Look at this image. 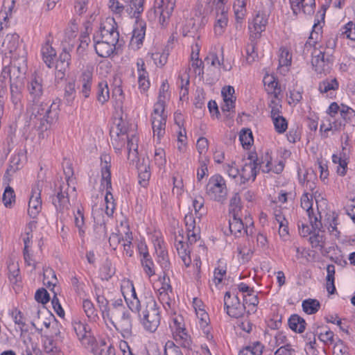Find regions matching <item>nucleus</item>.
Wrapping results in <instances>:
<instances>
[{
    "label": "nucleus",
    "instance_id": "nucleus-42",
    "mask_svg": "<svg viewBox=\"0 0 355 355\" xmlns=\"http://www.w3.org/2000/svg\"><path fill=\"white\" fill-rule=\"evenodd\" d=\"M126 142L128 150V158L130 159L131 156H132L133 158L137 157L138 148L137 137L135 135H132L131 137L128 135V139H127Z\"/></svg>",
    "mask_w": 355,
    "mask_h": 355
},
{
    "label": "nucleus",
    "instance_id": "nucleus-23",
    "mask_svg": "<svg viewBox=\"0 0 355 355\" xmlns=\"http://www.w3.org/2000/svg\"><path fill=\"white\" fill-rule=\"evenodd\" d=\"M254 291L252 288L245 286V304H248V313H255L257 311V306L259 304V299L257 294H254Z\"/></svg>",
    "mask_w": 355,
    "mask_h": 355
},
{
    "label": "nucleus",
    "instance_id": "nucleus-37",
    "mask_svg": "<svg viewBox=\"0 0 355 355\" xmlns=\"http://www.w3.org/2000/svg\"><path fill=\"white\" fill-rule=\"evenodd\" d=\"M303 311L309 315L314 314L319 310L320 304L318 300L315 299H307L302 302Z\"/></svg>",
    "mask_w": 355,
    "mask_h": 355
},
{
    "label": "nucleus",
    "instance_id": "nucleus-48",
    "mask_svg": "<svg viewBox=\"0 0 355 355\" xmlns=\"http://www.w3.org/2000/svg\"><path fill=\"white\" fill-rule=\"evenodd\" d=\"M8 278L12 284H17L19 276V268L17 263L10 262L8 266Z\"/></svg>",
    "mask_w": 355,
    "mask_h": 355
},
{
    "label": "nucleus",
    "instance_id": "nucleus-18",
    "mask_svg": "<svg viewBox=\"0 0 355 355\" xmlns=\"http://www.w3.org/2000/svg\"><path fill=\"white\" fill-rule=\"evenodd\" d=\"M92 78L93 73L92 71L86 69L83 71L81 76L80 77L79 81L82 85V88L80 92L83 94L85 98H88L90 96V92L92 89Z\"/></svg>",
    "mask_w": 355,
    "mask_h": 355
},
{
    "label": "nucleus",
    "instance_id": "nucleus-29",
    "mask_svg": "<svg viewBox=\"0 0 355 355\" xmlns=\"http://www.w3.org/2000/svg\"><path fill=\"white\" fill-rule=\"evenodd\" d=\"M137 168L139 172V183L141 187H146L148 185L149 179L150 178L149 164H145L144 161L141 164L138 166Z\"/></svg>",
    "mask_w": 355,
    "mask_h": 355
},
{
    "label": "nucleus",
    "instance_id": "nucleus-62",
    "mask_svg": "<svg viewBox=\"0 0 355 355\" xmlns=\"http://www.w3.org/2000/svg\"><path fill=\"white\" fill-rule=\"evenodd\" d=\"M6 2L3 5V8L0 11V18H2L4 21H6L12 13V9L15 5L14 1H11L10 3L6 6Z\"/></svg>",
    "mask_w": 355,
    "mask_h": 355
},
{
    "label": "nucleus",
    "instance_id": "nucleus-52",
    "mask_svg": "<svg viewBox=\"0 0 355 355\" xmlns=\"http://www.w3.org/2000/svg\"><path fill=\"white\" fill-rule=\"evenodd\" d=\"M313 199L312 196L307 193L302 195L301 198V207L306 211L307 215H310V213L313 214Z\"/></svg>",
    "mask_w": 355,
    "mask_h": 355
},
{
    "label": "nucleus",
    "instance_id": "nucleus-30",
    "mask_svg": "<svg viewBox=\"0 0 355 355\" xmlns=\"http://www.w3.org/2000/svg\"><path fill=\"white\" fill-rule=\"evenodd\" d=\"M325 239H326L324 232L317 230L314 231L313 234L310 236L309 240L312 248H318L320 250L322 251V250L324 247Z\"/></svg>",
    "mask_w": 355,
    "mask_h": 355
},
{
    "label": "nucleus",
    "instance_id": "nucleus-15",
    "mask_svg": "<svg viewBox=\"0 0 355 355\" xmlns=\"http://www.w3.org/2000/svg\"><path fill=\"white\" fill-rule=\"evenodd\" d=\"M247 159L249 160V163H245V166H248L250 169V175L248 180L251 178L252 181L254 182L259 172L261 165L263 162L259 160L257 156V153L255 150L249 151L247 153Z\"/></svg>",
    "mask_w": 355,
    "mask_h": 355
},
{
    "label": "nucleus",
    "instance_id": "nucleus-54",
    "mask_svg": "<svg viewBox=\"0 0 355 355\" xmlns=\"http://www.w3.org/2000/svg\"><path fill=\"white\" fill-rule=\"evenodd\" d=\"M154 160L156 165H157L158 167L161 168L162 166H164L166 160V155H165V151L163 148H157L155 149V155H154Z\"/></svg>",
    "mask_w": 355,
    "mask_h": 355
},
{
    "label": "nucleus",
    "instance_id": "nucleus-26",
    "mask_svg": "<svg viewBox=\"0 0 355 355\" xmlns=\"http://www.w3.org/2000/svg\"><path fill=\"white\" fill-rule=\"evenodd\" d=\"M243 203L241 196L239 193H235L230 199V214L232 216L243 215Z\"/></svg>",
    "mask_w": 355,
    "mask_h": 355
},
{
    "label": "nucleus",
    "instance_id": "nucleus-31",
    "mask_svg": "<svg viewBox=\"0 0 355 355\" xmlns=\"http://www.w3.org/2000/svg\"><path fill=\"white\" fill-rule=\"evenodd\" d=\"M43 60L46 66L51 68L54 64V58L56 55L55 50L49 44H46L42 48Z\"/></svg>",
    "mask_w": 355,
    "mask_h": 355
},
{
    "label": "nucleus",
    "instance_id": "nucleus-13",
    "mask_svg": "<svg viewBox=\"0 0 355 355\" xmlns=\"http://www.w3.org/2000/svg\"><path fill=\"white\" fill-rule=\"evenodd\" d=\"M187 227V239L190 245L195 243L200 239V230L196 226V221L191 213H189L184 217Z\"/></svg>",
    "mask_w": 355,
    "mask_h": 355
},
{
    "label": "nucleus",
    "instance_id": "nucleus-58",
    "mask_svg": "<svg viewBox=\"0 0 355 355\" xmlns=\"http://www.w3.org/2000/svg\"><path fill=\"white\" fill-rule=\"evenodd\" d=\"M11 315L15 323L19 327L21 331H24L26 322L22 313L20 311L15 310Z\"/></svg>",
    "mask_w": 355,
    "mask_h": 355
},
{
    "label": "nucleus",
    "instance_id": "nucleus-16",
    "mask_svg": "<svg viewBox=\"0 0 355 355\" xmlns=\"http://www.w3.org/2000/svg\"><path fill=\"white\" fill-rule=\"evenodd\" d=\"M101 185L106 183L107 188H111V157L108 154H102L101 155Z\"/></svg>",
    "mask_w": 355,
    "mask_h": 355
},
{
    "label": "nucleus",
    "instance_id": "nucleus-45",
    "mask_svg": "<svg viewBox=\"0 0 355 355\" xmlns=\"http://www.w3.org/2000/svg\"><path fill=\"white\" fill-rule=\"evenodd\" d=\"M2 200L6 207H11L12 202L15 201V193L11 187L8 186L5 189Z\"/></svg>",
    "mask_w": 355,
    "mask_h": 355
},
{
    "label": "nucleus",
    "instance_id": "nucleus-14",
    "mask_svg": "<svg viewBox=\"0 0 355 355\" xmlns=\"http://www.w3.org/2000/svg\"><path fill=\"white\" fill-rule=\"evenodd\" d=\"M331 60V56L325 58L324 53L319 51L318 55H313L311 63L313 69L318 73H327L329 72Z\"/></svg>",
    "mask_w": 355,
    "mask_h": 355
},
{
    "label": "nucleus",
    "instance_id": "nucleus-9",
    "mask_svg": "<svg viewBox=\"0 0 355 355\" xmlns=\"http://www.w3.org/2000/svg\"><path fill=\"white\" fill-rule=\"evenodd\" d=\"M175 0H155V14L159 15V23L162 27H165L174 10Z\"/></svg>",
    "mask_w": 355,
    "mask_h": 355
},
{
    "label": "nucleus",
    "instance_id": "nucleus-61",
    "mask_svg": "<svg viewBox=\"0 0 355 355\" xmlns=\"http://www.w3.org/2000/svg\"><path fill=\"white\" fill-rule=\"evenodd\" d=\"M151 58L153 60L155 64L157 67H162L164 66L168 59V54L166 53H154L151 55Z\"/></svg>",
    "mask_w": 355,
    "mask_h": 355
},
{
    "label": "nucleus",
    "instance_id": "nucleus-4",
    "mask_svg": "<svg viewBox=\"0 0 355 355\" xmlns=\"http://www.w3.org/2000/svg\"><path fill=\"white\" fill-rule=\"evenodd\" d=\"M225 307L227 313L235 319L233 323L236 333L239 336H243L244 331V303H241L237 295H232L230 292H226L224 297Z\"/></svg>",
    "mask_w": 355,
    "mask_h": 355
},
{
    "label": "nucleus",
    "instance_id": "nucleus-33",
    "mask_svg": "<svg viewBox=\"0 0 355 355\" xmlns=\"http://www.w3.org/2000/svg\"><path fill=\"white\" fill-rule=\"evenodd\" d=\"M19 35L16 33L6 35L3 42V46L6 47L10 53L16 52L19 46Z\"/></svg>",
    "mask_w": 355,
    "mask_h": 355
},
{
    "label": "nucleus",
    "instance_id": "nucleus-12",
    "mask_svg": "<svg viewBox=\"0 0 355 355\" xmlns=\"http://www.w3.org/2000/svg\"><path fill=\"white\" fill-rule=\"evenodd\" d=\"M29 94V101L32 103L43 100V85L42 79L40 77H34L27 85Z\"/></svg>",
    "mask_w": 355,
    "mask_h": 355
},
{
    "label": "nucleus",
    "instance_id": "nucleus-1",
    "mask_svg": "<svg viewBox=\"0 0 355 355\" xmlns=\"http://www.w3.org/2000/svg\"><path fill=\"white\" fill-rule=\"evenodd\" d=\"M42 100L31 104L30 121L41 132L49 129L58 119L59 106L55 103H49Z\"/></svg>",
    "mask_w": 355,
    "mask_h": 355
},
{
    "label": "nucleus",
    "instance_id": "nucleus-36",
    "mask_svg": "<svg viewBox=\"0 0 355 355\" xmlns=\"http://www.w3.org/2000/svg\"><path fill=\"white\" fill-rule=\"evenodd\" d=\"M327 275L326 277V288L328 293L332 295L336 291L334 285L335 266L332 264H329L327 267Z\"/></svg>",
    "mask_w": 355,
    "mask_h": 355
},
{
    "label": "nucleus",
    "instance_id": "nucleus-20",
    "mask_svg": "<svg viewBox=\"0 0 355 355\" xmlns=\"http://www.w3.org/2000/svg\"><path fill=\"white\" fill-rule=\"evenodd\" d=\"M232 216V218L229 220L230 231L236 238H241L243 236L242 230L244 229L243 215Z\"/></svg>",
    "mask_w": 355,
    "mask_h": 355
},
{
    "label": "nucleus",
    "instance_id": "nucleus-47",
    "mask_svg": "<svg viewBox=\"0 0 355 355\" xmlns=\"http://www.w3.org/2000/svg\"><path fill=\"white\" fill-rule=\"evenodd\" d=\"M104 188H105V189H106V195L105 196V200L106 202V214L108 216H111L114 213V198H113V196L110 191V189H112V187L107 188V184H105V185L104 186Z\"/></svg>",
    "mask_w": 355,
    "mask_h": 355
},
{
    "label": "nucleus",
    "instance_id": "nucleus-25",
    "mask_svg": "<svg viewBox=\"0 0 355 355\" xmlns=\"http://www.w3.org/2000/svg\"><path fill=\"white\" fill-rule=\"evenodd\" d=\"M288 323L291 329L299 334L304 332L306 329L305 320L297 314L292 315L289 318Z\"/></svg>",
    "mask_w": 355,
    "mask_h": 355
},
{
    "label": "nucleus",
    "instance_id": "nucleus-21",
    "mask_svg": "<svg viewBox=\"0 0 355 355\" xmlns=\"http://www.w3.org/2000/svg\"><path fill=\"white\" fill-rule=\"evenodd\" d=\"M244 0H235L233 4V9L236 19V28L243 30L244 19Z\"/></svg>",
    "mask_w": 355,
    "mask_h": 355
},
{
    "label": "nucleus",
    "instance_id": "nucleus-19",
    "mask_svg": "<svg viewBox=\"0 0 355 355\" xmlns=\"http://www.w3.org/2000/svg\"><path fill=\"white\" fill-rule=\"evenodd\" d=\"M60 343L53 336H45L43 340V347L46 354L55 355L61 352Z\"/></svg>",
    "mask_w": 355,
    "mask_h": 355
},
{
    "label": "nucleus",
    "instance_id": "nucleus-24",
    "mask_svg": "<svg viewBox=\"0 0 355 355\" xmlns=\"http://www.w3.org/2000/svg\"><path fill=\"white\" fill-rule=\"evenodd\" d=\"M94 355H115V349L111 344L107 345L104 340H101L92 347Z\"/></svg>",
    "mask_w": 355,
    "mask_h": 355
},
{
    "label": "nucleus",
    "instance_id": "nucleus-50",
    "mask_svg": "<svg viewBox=\"0 0 355 355\" xmlns=\"http://www.w3.org/2000/svg\"><path fill=\"white\" fill-rule=\"evenodd\" d=\"M96 301L98 304L100 311L102 313L103 317L107 318V313L110 311V306L108 300L103 296L98 295L96 297Z\"/></svg>",
    "mask_w": 355,
    "mask_h": 355
},
{
    "label": "nucleus",
    "instance_id": "nucleus-27",
    "mask_svg": "<svg viewBox=\"0 0 355 355\" xmlns=\"http://www.w3.org/2000/svg\"><path fill=\"white\" fill-rule=\"evenodd\" d=\"M96 98L101 104H104L110 99V90L107 81L101 80L98 83Z\"/></svg>",
    "mask_w": 355,
    "mask_h": 355
},
{
    "label": "nucleus",
    "instance_id": "nucleus-49",
    "mask_svg": "<svg viewBox=\"0 0 355 355\" xmlns=\"http://www.w3.org/2000/svg\"><path fill=\"white\" fill-rule=\"evenodd\" d=\"M275 131L279 134L284 133L288 128V122L286 119L282 116L280 118H275L272 120Z\"/></svg>",
    "mask_w": 355,
    "mask_h": 355
},
{
    "label": "nucleus",
    "instance_id": "nucleus-7",
    "mask_svg": "<svg viewBox=\"0 0 355 355\" xmlns=\"http://www.w3.org/2000/svg\"><path fill=\"white\" fill-rule=\"evenodd\" d=\"M207 193L211 199L223 202L227 198V190L224 178L220 175L211 176L206 187Z\"/></svg>",
    "mask_w": 355,
    "mask_h": 355
},
{
    "label": "nucleus",
    "instance_id": "nucleus-35",
    "mask_svg": "<svg viewBox=\"0 0 355 355\" xmlns=\"http://www.w3.org/2000/svg\"><path fill=\"white\" fill-rule=\"evenodd\" d=\"M117 130H110L111 143L116 150H120L126 143L128 135H119Z\"/></svg>",
    "mask_w": 355,
    "mask_h": 355
},
{
    "label": "nucleus",
    "instance_id": "nucleus-28",
    "mask_svg": "<svg viewBox=\"0 0 355 355\" xmlns=\"http://www.w3.org/2000/svg\"><path fill=\"white\" fill-rule=\"evenodd\" d=\"M347 157L345 153H342L340 155H333L332 161L334 164H338L337 173L340 176L345 175L347 169Z\"/></svg>",
    "mask_w": 355,
    "mask_h": 355
},
{
    "label": "nucleus",
    "instance_id": "nucleus-43",
    "mask_svg": "<svg viewBox=\"0 0 355 355\" xmlns=\"http://www.w3.org/2000/svg\"><path fill=\"white\" fill-rule=\"evenodd\" d=\"M43 282L45 286L48 288L51 286H55L58 283V279L56 278L55 273L54 270L51 268H47L44 270L43 274Z\"/></svg>",
    "mask_w": 355,
    "mask_h": 355
},
{
    "label": "nucleus",
    "instance_id": "nucleus-51",
    "mask_svg": "<svg viewBox=\"0 0 355 355\" xmlns=\"http://www.w3.org/2000/svg\"><path fill=\"white\" fill-rule=\"evenodd\" d=\"M176 342L183 348L190 349L191 346V340L187 333H182L174 336Z\"/></svg>",
    "mask_w": 355,
    "mask_h": 355
},
{
    "label": "nucleus",
    "instance_id": "nucleus-5",
    "mask_svg": "<svg viewBox=\"0 0 355 355\" xmlns=\"http://www.w3.org/2000/svg\"><path fill=\"white\" fill-rule=\"evenodd\" d=\"M144 328L150 332H154L160 322V315L157 304L153 297L146 298V306L139 313Z\"/></svg>",
    "mask_w": 355,
    "mask_h": 355
},
{
    "label": "nucleus",
    "instance_id": "nucleus-2",
    "mask_svg": "<svg viewBox=\"0 0 355 355\" xmlns=\"http://www.w3.org/2000/svg\"><path fill=\"white\" fill-rule=\"evenodd\" d=\"M101 41L97 40L96 37H94L96 53L101 58H108L114 53L119 38L116 23L114 18H108L101 24Z\"/></svg>",
    "mask_w": 355,
    "mask_h": 355
},
{
    "label": "nucleus",
    "instance_id": "nucleus-57",
    "mask_svg": "<svg viewBox=\"0 0 355 355\" xmlns=\"http://www.w3.org/2000/svg\"><path fill=\"white\" fill-rule=\"evenodd\" d=\"M243 171L244 166H241V169L240 170L234 162L232 163V165L229 166V168L227 170V173L230 177L234 179L239 177L241 180L243 178Z\"/></svg>",
    "mask_w": 355,
    "mask_h": 355
},
{
    "label": "nucleus",
    "instance_id": "nucleus-39",
    "mask_svg": "<svg viewBox=\"0 0 355 355\" xmlns=\"http://www.w3.org/2000/svg\"><path fill=\"white\" fill-rule=\"evenodd\" d=\"M291 4L293 8V12H295L297 10H300L302 8L304 13L305 14H313L314 12V7L315 6V0H310L311 1V7L306 10V6H304V1L305 0H290Z\"/></svg>",
    "mask_w": 355,
    "mask_h": 355
},
{
    "label": "nucleus",
    "instance_id": "nucleus-53",
    "mask_svg": "<svg viewBox=\"0 0 355 355\" xmlns=\"http://www.w3.org/2000/svg\"><path fill=\"white\" fill-rule=\"evenodd\" d=\"M164 355H183L180 347L173 341H167L164 347Z\"/></svg>",
    "mask_w": 355,
    "mask_h": 355
},
{
    "label": "nucleus",
    "instance_id": "nucleus-44",
    "mask_svg": "<svg viewBox=\"0 0 355 355\" xmlns=\"http://www.w3.org/2000/svg\"><path fill=\"white\" fill-rule=\"evenodd\" d=\"M338 88V83L336 78L326 79L320 83L318 89L321 93H327L330 90H336Z\"/></svg>",
    "mask_w": 355,
    "mask_h": 355
},
{
    "label": "nucleus",
    "instance_id": "nucleus-34",
    "mask_svg": "<svg viewBox=\"0 0 355 355\" xmlns=\"http://www.w3.org/2000/svg\"><path fill=\"white\" fill-rule=\"evenodd\" d=\"M141 263L145 273L149 277H152L155 274L154 269V263L148 251L144 252L143 257L141 258Z\"/></svg>",
    "mask_w": 355,
    "mask_h": 355
},
{
    "label": "nucleus",
    "instance_id": "nucleus-38",
    "mask_svg": "<svg viewBox=\"0 0 355 355\" xmlns=\"http://www.w3.org/2000/svg\"><path fill=\"white\" fill-rule=\"evenodd\" d=\"M228 18L227 14L218 13L216 16L214 32L216 35H221L227 25Z\"/></svg>",
    "mask_w": 355,
    "mask_h": 355
},
{
    "label": "nucleus",
    "instance_id": "nucleus-41",
    "mask_svg": "<svg viewBox=\"0 0 355 355\" xmlns=\"http://www.w3.org/2000/svg\"><path fill=\"white\" fill-rule=\"evenodd\" d=\"M83 309L89 320L95 321L98 318L97 311L94 304L89 300L86 299L83 300Z\"/></svg>",
    "mask_w": 355,
    "mask_h": 355
},
{
    "label": "nucleus",
    "instance_id": "nucleus-46",
    "mask_svg": "<svg viewBox=\"0 0 355 355\" xmlns=\"http://www.w3.org/2000/svg\"><path fill=\"white\" fill-rule=\"evenodd\" d=\"M75 84L69 83L64 89V100L67 105L71 106L75 98Z\"/></svg>",
    "mask_w": 355,
    "mask_h": 355
},
{
    "label": "nucleus",
    "instance_id": "nucleus-3",
    "mask_svg": "<svg viewBox=\"0 0 355 355\" xmlns=\"http://www.w3.org/2000/svg\"><path fill=\"white\" fill-rule=\"evenodd\" d=\"M66 175V182L62 179L58 180L55 184V193L51 197L52 203L55 206L58 212L61 214H64L69 209L70 202L69 198V180L71 179L70 175L73 174V171L71 164L67 167V170H64Z\"/></svg>",
    "mask_w": 355,
    "mask_h": 355
},
{
    "label": "nucleus",
    "instance_id": "nucleus-32",
    "mask_svg": "<svg viewBox=\"0 0 355 355\" xmlns=\"http://www.w3.org/2000/svg\"><path fill=\"white\" fill-rule=\"evenodd\" d=\"M145 0H130L128 11L131 17L139 19L144 11V3Z\"/></svg>",
    "mask_w": 355,
    "mask_h": 355
},
{
    "label": "nucleus",
    "instance_id": "nucleus-55",
    "mask_svg": "<svg viewBox=\"0 0 355 355\" xmlns=\"http://www.w3.org/2000/svg\"><path fill=\"white\" fill-rule=\"evenodd\" d=\"M291 55L286 49H281V53L279 58V66L288 67L291 64Z\"/></svg>",
    "mask_w": 355,
    "mask_h": 355
},
{
    "label": "nucleus",
    "instance_id": "nucleus-22",
    "mask_svg": "<svg viewBox=\"0 0 355 355\" xmlns=\"http://www.w3.org/2000/svg\"><path fill=\"white\" fill-rule=\"evenodd\" d=\"M175 248L178 255L181 258L184 264L188 267L191 263L190 257V250L189 249V244L184 243L182 240L176 241Z\"/></svg>",
    "mask_w": 355,
    "mask_h": 355
},
{
    "label": "nucleus",
    "instance_id": "nucleus-60",
    "mask_svg": "<svg viewBox=\"0 0 355 355\" xmlns=\"http://www.w3.org/2000/svg\"><path fill=\"white\" fill-rule=\"evenodd\" d=\"M205 62L212 67L221 66L223 64V58L219 60L218 55L214 53H209L205 58Z\"/></svg>",
    "mask_w": 355,
    "mask_h": 355
},
{
    "label": "nucleus",
    "instance_id": "nucleus-40",
    "mask_svg": "<svg viewBox=\"0 0 355 355\" xmlns=\"http://www.w3.org/2000/svg\"><path fill=\"white\" fill-rule=\"evenodd\" d=\"M74 222L78 229L79 235L83 236L85 234V217L83 208L78 207L77 209L76 213L74 214Z\"/></svg>",
    "mask_w": 355,
    "mask_h": 355
},
{
    "label": "nucleus",
    "instance_id": "nucleus-17",
    "mask_svg": "<svg viewBox=\"0 0 355 355\" xmlns=\"http://www.w3.org/2000/svg\"><path fill=\"white\" fill-rule=\"evenodd\" d=\"M146 25L144 21L139 19H136V23L132 31V37L131 39L132 44H136L137 47L142 44L146 34Z\"/></svg>",
    "mask_w": 355,
    "mask_h": 355
},
{
    "label": "nucleus",
    "instance_id": "nucleus-56",
    "mask_svg": "<svg viewBox=\"0 0 355 355\" xmlns=\"http://www.w3.org/2000/svg\"><path fill=\"white\" fill-rule=\"evenodd\" d=\"M168 85L167 83V81L163 82L160 89H159V94L158 96V101L155 104H161L163 109L165 107V100L166 98V94L168 89Z\"/></svg>",
    "mask_w": 355,
    "mask_h": 355
},
{
    "label": "nucleus",
    "instance_id": "nucleus-6",
    "mask_svg": "<svg viewBox=\"0 0 355 355\" xmlns=\"http://www.w3.org/2000/svg\"><path fill=\"white\" fill-rule=\"evenodd\" d=\"M119 310L113 311L111 317L107 319L117 331L121 332L123 337L130 336L132 328L130 313L128 310L123 312V308L119 307Z\"/></svg>",
    "mask_w": 355,
    "mask_h": 355
},
{
    "label": "nucleus",
    "instance_id": "nucleus-11",
    "mask_svg": "<svg viewBox=\"0 0 355 355\" xmlns=\"http://www.w3.org/2000/svg\"><path fill=\"white\" fill-rule=\"evenodd\" d=\"M268 20V15L265 12L259 11L257 13L248 25L250 38L251 40L260 37L261 33L266 30Z\"/></svg>",
    "mask_w": 355,
    "mask_h": 355
},
{
    "label": "nucleus",
    "instance_id": "nucleus-63",
    "mask_svg": "<svg viewBox=\"0 0 355 355\" xmlns=\"http://www.w3.org/2000/svg\"><path fill=\"white\" fill-rule=\"evenodd\" d=\"M112 98L115 99L116 105L121 107L122 105L124 96L121 87H115L112 90Z\"/></svg>",
    "mask_w": 355,
    "mask_h": 355
},
{
    "label": "nucleus",
    "instance_id": "nucleus-64",
    "mask_svg": "<svg viewBox=\"0 0 355 355\" xmlns=\"http://www.w3.org/2000/svg\"><path fill=\"white\" fill-rule=\"evenodd\" d=\"M344 29L343 34L345 35L347 38L355 40V24L350 21L345 26Z\"/></svg>",
    "mask_w": 355,
    "mask_h": 355
},
{
    "label": "nucleus",
    "instance_id": "nucleus-10",
    "mask_svg": "<svg viewBox=\"0 0 355 355\" xmlns=\"http://www.w3.org/2000/svg\"><path fill=\"white\" fill-rule=\"evenodd\" d=\"M42 185V181H37L32 189L28 202V213L33 218H36L42 209L41 192Z\"/></svg>",
    "mask_w": 355,
    "mask_h": 355
},
{
    "label": "nucleus",
    "instance_id": "nucleus-8",
    "mask_svg": "<svg viewBox=\"0 0 355 355\" xmlns=\"http://www.w3.org/2000/svg\"><path fill=\"white\" fill-rule=\"evenodd\" d=\"M164 109L161 104H155L153 112L151 114V123L154 137H157L159 142L165 135L166 116L164 114Z\"/></svg>",
    "mask_w": 355,
    "mask_h": 355
},
{
    "label": "nucleus",
    "instance_id": "nucleus-59",
    "mask_svg": "<svg viewBox=\"0 0 355 355\" xmlns=\"http://www.w3.org/2000/svg\"><path fill=\"white\" fill-rule=\"evenodd\" d=\"M35 299L37 302L45 304L50 300V297L46 289L40 288L35 293Z\"/></svg>",
    "mask_w": 355,
    "mask_h": 355
}]
</instances>
